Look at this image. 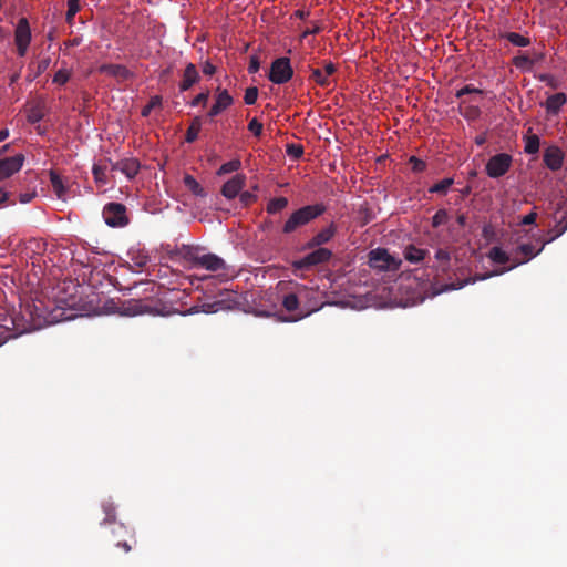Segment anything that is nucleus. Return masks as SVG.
<instances>
[{
    "label": "nucleus",
    "instance_id": "4468645a",
    "mask_svg": "<svg viewBox=\"0 0 567 567\" xmlns=\"http://www.w3.org/2000/svg\"><path fill=\"white\" fill-rule=\"evenodd\" d=\"M336 234L337 225L331 223L328 227L321 229L319 233L312 236V238L306 244V249L322 247L323 245L330 243Z\"/></svg>",
    "mask_w": 567,
    "mask_h": 567
},
{
    "label": "nucleus",
    "instance_id": "aec40b11",
    "mask_svg": "<svg viewBox=\"0 0 567 567\" xmlns=\"http://www.w3.org/2000/svg\"><path fill=\"white\" fill-rule=\"evenodd\" d=\"M566 94L563 92H558L549 95L544 106L548 114H558L560 109L566 104Z\"/></svg>",
    "mask_w": 567,
    "mask_h": 567
},
{
    "label": "nucleus",
    "instance_id": "c03bdc74",
    "mask_svg": "<svg viewBox=\"0 0 567 567\" xmlns=\"http://www.w3.org/2000/svg\"><path fill=\"white\" fill-rule=\"evenodd\" d=\"M483 94V91L476 86H474L473 84H467L463 87H461L460 90L456 91L455 93V96L457 99H460L461 96L465 95V94Z\"/></svg>",
    "mask_w": 567,
    "mask_h": 567
},
{
    "label": "nucleus",
    "instance_id": "bb28decb",
    "mask_svg": "<svg viewBox=\"0 0 567 567\" xmlns=\"http://www.w3.org/2000/svg\"><path fill=\"white\" fill-rule=\"evenodd\" d=\"M429 251L427 250H423V249H420V248H416L415 246L413 245H409L405 249H404V257L408 261L410 262H420L421 260L424 259L425 255H427Z\"/></svg>",
    "mask_w": 567,
    "mask_h": 567
},
{
    "label": "nucleus",
    "instance_id": "20e7f679",
    "mask_svg": "<svg viewBox=\"0 0 567 567\" xmlns=\"http://www.w3.org/2000/svg\"><path fill=\"white\" fill-rule=\"evenodd\" d=\"M513 156L508 153H497L489 157L485 171L491 178L505 176L512 167Z\"/></svg>",
    "mask_w": 567,
    "mask_h": 567
},
{
    "label": "nucleus",
    "instance_id": "2eb2a0df",
    "mask_svg": "<svg viewBox=\"0 0 567 567\" xmlns=\"http://www.w3.org/2000/svg\"><path fill=\"white\" fill-rule=\"evenodd\" d=\"M565 154L560 147L551 145L544 151V163L553 172L559 171L564 163Z\"/></svg>",
    "mask_w": 567,
    "mask_h": 567
},
{
    "label": "nucleus",
    "instance_id": "dca6fc26",
    "mask_svg": "<svg viewBox=\"0 0 567 567\" xmlns=\"http://www.w3.org/2000/svg\"><path fill=\"white\" fill-rule=\"evenodd\" d=\"M234 103L233 96L229 94V92L224 89H218V93L216 96V102L213 105V107L209 109L207 116L215 117L223 112H225L227 109H229Z\"/></svg>",
    "mask_w": 567,
    "mask_h": 567
},
{
    "label": "nucleus",
    "instance_id": "de8ad7c7",
    "mask_svg": "<svg viewBox=\"0 0 567 567\" xmlns=\"http://www.w3.org/2000/svg\"><path fill=\"white\" fill-rule=\"evenodd\" d=\"M409 163L411 164V168L414 173H421L425 169V162L415 157L411 156L409 159Z\"/></svg>",
    "mask_w": 567,
    "mask_h": 567
},
{
    "label": "nucleus",
    "instance_id": "473e14b6",
    "mask_svg": "<svg viewBox=\"0 0 567 567\" xmlns=\"http://www.w3.org/2000/svg\"><path fill=\"white\" fill-rule=\"evenodd\" d=\"M488 258L495 264H506L511 260V257L499 247H493L488 252Z\"/></svg>",
    "mask_w": 567,
    "mask_h": 567
},
{
    "label": "nucleus",
    "instance_id": "864d4df0",
    "mask_svg": "<svg viewBox=\"0 0 567 567\" xmlns=\"http://www.w3.org/2000/svg\"><path fill=\"white\" fill-rule=\"evenodd\" d=\"M259 69H260V61H259L258 56L252 55L250 59V63H248V73L255 74L259 71Z\"/></svg>",
    "mask_w": 567,
    "mask_h": 567
},
{
    "label": "nucleus",
    "instance_id": "c9c22d12",
    "mask_svg": "<svg viewBox=\"0 0 567 567\" xmlns=\"http://www.w3.org/2000/svg\"><path fill=\"white\" fill-rule=\"evenodd\" d=\"M310 70V79L316 82L318 85H321L323 87H327L331 84V80L330 78L326 76L324 73H322V70H319V69H312V68H309Z\"/></svg>",
    "mask_w": 567,
    "mask_h": 567
},
{
    "label": "nucleus",
    "instance_id": "79ce46f5",
    "mask_svg": "<svg viewBox=\"0 0 567 567\" xmlns=\"http://www.w3.org/2000/svg\"><path fill=\"white\" fill-rule=\"evenodd\" d=\"M72 76V72L66 69H60L53 76V82L63 85Z\"/></svg>",
    "mask_w": 567,
    "mask_h": 567
},
{
    "label": "nucleus",
    "instance_id": "9d476101",
    "mask_svg": "<svg viewBox=\"0 0 567 567\" xmlns=\"http://www.w3.org/2000/svg\"><path fill=\"white\" fill-rule=\"evenodd\" d=\"M27 121L30 124L39 123L49 114V107L43 96H38L25 103Z\"/></svg>",
    "mask_w": 567,
    "mask_h": 567
},
{
    "label": "nucleus",
    "instance_id": "b1692460",
    "mask_svg": "<svg viewBox=\"0 0 567 567\" xmlns=\"http://www.w3.org/2000/svg\"><path fill=\"white\" fill-rule=\"evenodd\" d=\"M289 205V200L287 197L280 196L271 198L267 204V213L269 215H276L281 210H285Z\"/></svg>",
    "mask_w": 567,
    "mask_h": 567
},
{
    "label": "nucleus",
    "instance_id": "338daca9",
    "mask_svg": "<svg viewBox=\"0 0 567 567\" xmlns=\"http://www.w3.org/2000/svg\"><path fill=\"white\" fill-rule=\"evenodd\" d=\"M107 162L111 165V169L112 171H118L120 172V161L113 162L111 158H109Z\"/></svg>",
    "mask_w": 567,
    "mask_h": 567
},
{
    "label": "nucleus",
    "instance_id": "f8f14e48",
    "mask_svg": "<svg viewBox=\"0 0 567 567\" xmlns=\"http://www.w3.org/2000/svg\"><path fill=\"white\" fill-rule=\"evenodd\" d=\"M24 156L19 153L10 157L0 159V182L10 178L19 172L23 165Z\"/></svg>",
    "mask_w": 567,
    "mask_h": 567
},
{
    "label": "nucleus",
    "instance_id": "393cba45",
    "mask_svg": "<svg viewBox=\"0 0 567 567\" xmlns=\"http://www.w3.org/2000/svg\"><path fill=\"white\" fill-rule=\"evenodd\" d=\"M50 183L56 197L60 199H64L66 187L63 184V181L60 177V175L54 171H50Z\"/></svg>",
    "mask_w": 567,
    "mask_h": 567
},
{
    "label": "nucleus",
    "instance_id": "412c9836",
    "mask_svg": "<svg viewBox=\"0 0 567 567\" xmlns=\"http://www.w3.org/2000/svg\"><path fill=\"white\" fill-rule=\"evenodd\" d=\"M141 169V164L135 158H123L120 159V172L124 174L128 179L136 176Z\"/></svg>",
    "mask_w": 567,
    "mask_h": 567
},
{
    "label": "nucleus",
    "instance_id": "39448f33",
    "mask_svg": "<svg viewBox=\"0 0 567 567\" xmlns=\"http://www.w3.org/2000/svg\"><path fill=\"white\" fill-rule=\"evenodd\" d=\"M293 78V69L290 59L287 56L277 58L272 61L268 79L276 84H284Z\"/></svg>",
    "mask_w": 567,
    "mask_h": 567
},
{
    "label": "nucleus",
    "instance_id": "774afa93",
    "mask_svg": "<svg viewBox=\"0 0 567 567\" xmlns=\"http://www.w3.org/2000/svg\"><path fill=\"white\" fill-rule=\"evenodd\" d=\"M107 162L111 165V169L112 171H118L120 172V161L113 162L111 158H109Z\"/></svg>",
    "mask_w": 567,
    "mask_h": 567
},
{
    "label": "nucleus",
    "instance_id": "4be33fe9",
    "mask_svg": "<svg viewBox=\"0 0 567 567\" xmlns=\"http://www.w3.org/2000/svg\"><path fill=\"white\" fill-rule=\"evenodd\" d=\"M281 305H284V309L289 312H298L296 317H298L300 315V311L303 310V308L300 307L301 302L297 291L284 295V300H281Z\"/></svg>",
    "mask_w": 567,
    "mask_h": 567
},
{
    "label": "nucleus",
    "instance_id": "58836bf2",
    "mask_svg": "<svg viewBox=\"0 0 567 567\" xmlns=\"http://www.w3.org/2000/svg\"><path fill=\"white\" fill-rule=\"evenodd\" d=\"M239 168H240V161L235 158V159H230V161L224 163L220 166V168L218 169L217 174L218 175H226V174L236 172Z\"/></svg>",
    "mask_w": 567,
    "mask_h": 567
},
{
    "label": "nucleus",
    "instance_id": "8fccbe9b",
    "mask_svg": "<svg viewBox=\"0 0 567 567\" xmlns=\"http://www.w3.org/2000/svg\"><path fill=\"white\" fill-rule=\"evenodd\" d=\"M208 91L197 94L190 102V106L196 107L198 105H205L208 100Z\"/></svg>",
    "mask_w": 567,
    "mask_h": 567
},
{
    "label": "nucleus",
    "instance_id": "680f3d73",
    "mask_svg": "<svg viewBox=\"0 0 567 567\" xmlns=\"http://www.w3.org/2000/svg\"><path fill=\"white\" fill-rule=\"evenodd\" d=\"M82 41H83L82 37H75V38H73L71 40H66L64 42V45L65 47H76V45H81Z\"/></svg>",
    "mask_w": 567,
    "mask_h": 567
},
{
    "label": "nucleus",
    "instance_id": "f704fd0d",
    "mask_svg": "<svg viewBox=\"0 0 567 567\" xmlns=\"http://www.w3.org/2000/svg\"><path fill=\"white\" fill-rule=\"evenodd\" d=\"M501 37L503 39H506L507 41H509L514 45H518V47H526V45H528L530 43L528 38L523 37V35H520L519 33H516V32H505Z\"/></svg>",
    "mask_w": 567,
    "mask_h": 567
},
{
    "label": "nucleus",
    "instance_id": "e433bc0d",
    "mask_svg": "<svg viewBox=\"0 0 567 567\" xmlns=\"http://www.w3.org/2000/svg\"><path fill=\"white\" fill-rule=\"evenodd\" d=\"M435 258L439 262L440 270L443 272L447 271V269L450 267V259H451L450 252L444 249H439L435 252Z\"/></svg>",
    "mask_w": 567,
    "mask_h": 567
},
{
    "label": "nucleus",
    "instance_id": "ea45409f",
    "mask_svg": "<svg viewBox=\"0 0 567 567\" xmlns=\"http://www.w3.org/2000/svg\"><path fill=\"white\" fill-rule=\"evenodd\" d=\"M259 90L257 86H250L245 90L244 103L246 105H254L257 102Z\"/></svg>",
    "mask_w": 567,
    "mask_h": 567
},
{
    "label": "nucleus",
    "instance_id": "603ef678",
    "mask_svg": "<svg viewBox=\"0 0 567 567\" xmlns=\"http://www.w3.org/2000/svg\"><path fill=\"white\" fill-rule=\"evenodd\" d=\"M50 63H51V59L49 56L41 59L37 66L35 78L43 74L49 69Z\"/></svg>",
    "mask_w": 567,
    "mask_h": 567
},
{
    "label": "nucleus",
    "instance_id": "6e6d98bb",
    "mask_svg": "<svg viewBox=\"0 0 567 567\" xmlns=\"http://www.w3.org/2000/svg\"><path fill=\"white\" fill-rule=\"evenodd\" d=\"M535 220H537V213L536 212H530L528 215L524 216L520 219V224L522 225H530V224H534Z\"/></svg>",
    "mask_w": 567,
    "mask_h": 567
},
{
    "label": "nucleus",
    "instance_id": "a18cd8bd",
    "mask_svg": "<svg viewBox=\"0 0 567 567\" xmlns=\"http://www.w3.org/2000/svg\"><path fill=\"white\" fill-rule=\"evenodd\" d=\"M239 200L244 206H249L257 200V195L249 190H245L239 194Z\"/></svg>",
    "mask_w": 567,
    "mask_h": 567
},
{
    "label": "nucleus",
    "instance_id": "ddd939ff",
    "mask_svg": "<svg viewBox=\"0 0 567 567\" xmlns=\"http://www.w3.org/2000/svg\"><path fill=\"white\" fill-rule=\"evenodd\" d=\"M194 264L195 266L202 267L208 271H219L226 269L225 260L218 255H213L212 252L195 256Z\"/></svg>",
    "mask_w": 567,
    "mask_h": 567
},
{
    "label": "nucleus",
    "instance_id": "6ab92c4d",
    "mask_svg": "<svg viewBox=\"0 0 567 567\" xmlns=\"http://www.w3.org/2000/svg\"><path fill=\"white\" fill-rule=\"evenodd\" d=\"M199 73L193 63H188L184 74L183 80L179 84V89L182 92L188 91L196 82L199 81Z\"/></svg>",
    "mask_w": 567,
    "mask_h": 567
},
{
    "label": "nucleus",
    "instance_id": "37998d69",
    "mask_svg": "<svg viewBox=\"0 0 567 567\" xmlns=\"http://www.w3.org/2000/svg\"><path fill=\"white\" fill-rule=\"evenodd\" d=\"M262 128L264 125L257 117H254L248 122V131L257 137L261 136Z\"/></svg>",
    "mask_w": 567,
    "mask_h": 567
},
{
    "label": "nucleus",
    "instance_id": "13d9d810",
    "mask_svg": "<svg viewBox=\"0 0 567 567\" xmlns=\"http://www.w3.org/2000/svg\"><path fill=\"white\" fill-rule=\"evenodd\" d=\"M37 195L35 192H31V193H21L19 195V202L21 204H27V203H30L32 200V198Z\"/></svg>",
    "mask_w": 567,
    "mask_h": 567
},
{
    "label": "nucleus",
    "instance_id": "e2e57ef3",
    "mask_svg": "<svg viewBox=\"0 0 567 567\" xmlns=\"http://www.w3.org/2000/svg\"><path fill=\"white\" fill-rule=\"evenodd\" d=\"M320 32V28L318 25H316L313 29H307L302 32V35L301 38L302 39H306L308 35H311V34H317Z\"/></svg>",
    "mask_w": 567,
    "mask_h": 567
},
{
    "label": "nucleus",
    "instance_id": "09e8293b",
    "mask_svg": "<svg viewBox=\"0 0 567 567\" xmlns=\"http://www.w3.org/2000/svg\"><path fill=\"white\" fill-rule=\"evenodd\" d=\"M161 102L162 99L159 96L152 97L150 103L146 106H144L142 111V116H148L155 106L161 105Z\"/></svg>",
    "mask_w": 567,
    "mask_h": 567
},
{
    "label": "nucleus",
    "instance_id": "4d7b16f0",
    "mask_svg": "<svg viewBox=\"0 0 567 567\" xmlns=\"http://www.w3.org/2000/svg\"><path fill=\"white\" fill-rule=\"evenodd\" d=\"M216 73V66L210 62L206 61L203 65V74L207 76H212Z\"/></svg>",
    "mask_w": 567,
    "mask_h": 567
},
{
    "label": "nucleus",
    "instance_id": "a211bd4d",
    "mask_svg": "<svg viewBox=\"0 0 567 567\" xmlns=\"http://www.w3.org/2000/svg\"><path fill=\"white\" fill-rule=\"evenodd\" d=\"M244 183H245V177L243 175L237 174L229 181L225 182V185H223V187H221V194L226 198L233 199L239 194L240 189L244 186Z\"/></svg>",
    "mask_w": 567,
    "mask_h": 567
},
{
    "label": "nucleus",
    "instance_id": "a19ab883",
    "mask_svg": "<svg viewBox=\"0 0 567 567\" xmlns=\"http://www.w3.org/2000/svg\"><path fill=\"white\" fill-rule=\"evenodd\" d=\"M449 220V213L446 209L442 208L436 212V214L432 217V226L437 228Z\"/></svg>",
    "mask_w": 567,
    "mask_h": 567
},
{
    "label": "nucleus",
    "instance_id": "5fc2aeb1",
    "mask_svg": "<svg viewBox=\"0 0 567 567\" xmlns=\"http://www.w3.org/2000/svg\"><path fill=\"white\" fill-rule=\"evenodd\" d=\"M514 64L517 66V68H522L524 66L525 64H530V60L527 55H517L514 58L513 60Z\"/></svg>",
    "mask_w": 567,
    "mask_h": 567
},
{
    "label": "nucleus",
    "instance_id": "7c9ffc66",
    "mask_svg": "<svg viewBox=\"0 0 567 567\" xmlns=\"http://www.w3.org/2000/svg\"><path fill=\"white\" fill-rule=\"evenodd\" d=\"M81 0H66L65 22L69 25H73L76 13L81 10Z\"/></svg>",
    "mask_w": 567,
    "mask_h": 567
},
{
    "label": "nucleus",
    "instance_id": "f3484780",
    "mask_svg": "<svg viewBox=\"0 0 567 567\" xmlns=\"http://www.w3.org/2000/svg\"><path fill=\"white\" fill-rule=\"evenodd\" d=\"M99 73L107 74L120 82L128 81L133 78V73L122 64H102L97 69Z\"/></svg>",
    "mask_w": 567,
    "mask_h": 567
},
{
    "label": "nucleus",
    "instance_id": "f257e3e1",
    "mask_svg": "<svg viewBox=\"0 0 567 567\" xmlns=\"http://www.w3.org/2000/svg\"><path fill=\"white\" fill-rule=\"evenodd\" d=\"M327 212V206L322 203L313 205H306L295 210L288 220L281 227L284 235H291L298 231L301 227L308 225L311 220H316Z\"/></svg>",
    "mask_w": 567,
    "mask_h": 567
},
{
    "label": "nucleus",
    "instance_id": "423d86ee",
    "mask_svg": "<svg viewBox=\"0 0 567 567\" xmlns=\"http://www.w3.org/2000/svg\"><path fill=\"white\" fill-rule=\"evenodd\" d=\"M296 291L298 293L300 302L305 303V306L302 307L303 310L300 311V315L296 317L293 321L303 319L322 307V303L316 301L318 290H315V288H307L305 286L298 285Z\"/></svg>",
    "mask_w": 567,
    "mask_h": 567
},
{
    "label": "nucleus",
    "instance_id": "0eeeda50",
    "mask_svg": "<svg viewBox=\"0 0 567 567\" xmlns=\"http://www.w3.org/2000/svg\"><path fill=\"white\" fill-rule=\"evenodd\" d=\"M102 217L111 227H124L128 224L126 207L121 203H109L102 210Z\"/></svg>",
    "mask_w": 567,
    "mask_h": 567
},
{
    "label": "nucleus",
    "instance_id": "1a4fd4ad",
    "mask_svg": "<svg viewBox=\"0 0 567 567\" xmlns=\"http://www.w3.org/2000/svg\"><path fill=\"white\" fill-rule=\"evenodd\" d=\"M31 42V30L28 19L21 17L14 29V44L19 56H24Z\"/></svg>",
    "mask_w": 567,
    "mask_h": 567
},
{
    "label": "nucleus",
    "instance_id": "7ed1b4c3",
    "mask_svg": "<svg viewBox=\"0 0 567 567\" xmlns=\"http://www.w3.org/2000/svg\"><path fill=\"white\" fill-rule=\"evenodd\" d=\"M401 259L388 254L385 249L378 248L369 252V265L381 271H395L401 267Z\"/></svg>",
    "mask_w": 567,
    "mask_h": 567
},
{
    "label": "nucleus",
    "instance_id": "f03ea898",
    "mask_svg": "<svg viewBox=\"0 0 567 567\" xmlns=\"http://www.w3.org/2000/svg\"><path fill=\"white\" fill-rule=\"evenodd\" d=\"M545 247H546L545 241H543L540 248L537 250L534 249V246L530 244L519 245L514 252L513 264L508 268H506L505 270L494 271L492 274L483 276L482 279H486L492 276L502 275L505 271L513 270L514 268L518 267L519 265H523V264L529 261L533 257L539 256L543 252V250L545 249Z\"/></svg>",
    "mask_w": 567,
    "mask_h": 567
},
{
    "label": "nucleus",
    "instance_id": "9b49d317",
    "mask_svg": "<svg viewBox=\"0 0 567 567\" xmlns=\"http://www.w3.org/2000/svg\"><path fill=\"white\" fill-rule=\"evenodd\" d=\"M118 313L124 317H135L153 313V309L141 299H128L121 303L118 307Z\"/></svg>",
    "mask_w": 567,
    "mask_h": 567
},
{
    "label": "nucleus",
    "instance_id": "72a5a7b5",
    "mask_svg": "<svg viewBox=\"0 0 567 567\" xmlns=\"http://www.w3.org/2000/svg\"><path fill=\"white\" fill-rule=\"evenodd\" d=\"M107 166L106 165H100L94 164L92 168V174L94 177L95 183L99 185H105L107 183Z\"/></svg>",
    "mask_w": 567,
    "mask_h": 567
},
{
    "label": "nucleus",
    "instance_id": "5701e85b",
    "mask_svg": "<svg viewBox=\"0 0 567 567\" xmlns=\"http://www.w3.org/2000/svg\"><path fill=\"white\" fill-rule=\"evenodd\" d=\"M567 229V213L560 217V220L556 223L555 227L548 231V238L544 240L547 244H550L556 238L561 236Z\"/></svg>",
    "mask_w": 567,
    "mask_h": 567
},
{
    "label": "nucleus",
    "instance_id": "c85d7f7f",
    "mask_svg": "<svg viewBox=\"0 0 567 567\" xmlns=\"http://www.w3.org/2000/svg\"><path fill=\"white\" fill-rule=\"evenodd\" d=\"M202 128V118L200 116H195L186 131L185 141L187 143H194Z\"/></svg>",
    "mask_w": 567,
    "mask_h": 567
},
{
    "label": "nucleus",
    "instance_id": "cd10ccee",
    "mask_svg": "<svg viewBox=\"0 0 567 567\" xmlns=\"http://www.w3.org/2000/svg\"><path fill=\"white\" fill-rule=\"evenodd\" d=\"M184 185L187 189L195 196L204 197L206 196V192L203 186L189 174L184 176Z\"/></svg>",
    "mask_w": 567,
    "mask_h": 567
},
{
    "label": "nucleus",
    "instance_id": "3c124183",
    "mask_svg": "<svg viewBox=\"0 0 567 567\" xmlns=\"http://www.w3.org/2000/svg\"><path fill=\"white\" fill-rule=\"evenodd\" d=\"M11 329L9 326L0 324V346H3L11 338Z\"/></svg>",
    "mask_w": 567,
    "mask_h": 567
},
{
    "label": "nucleus",
    "instance_id": "c756f323",
    "mask_svg": "<svg viewBox=\"0 0 567 567\" xmlns=\"http://www.w3.org/2000/svg\"><path fill=\"white\" fill-rule=\"evenodd\" d=\"M524 152L527 154H536L540 148V138L536 134L525 135L524 136Z\"/></svg>",
    "mask_w": 567,
    "mask_h": 567
},
{
    "label": "nucleus",
    "instance_id": "4c0bfd02",
    "mask_svg": "<svg viewBox=\"0 0 567 567\" xmlns=\"http://www.w3.org/2000/svg\"><path fill=\"white\" fill-rule=\"evenodd\" d=\"M454 183L453 178H444L441 182H436L430 187V193L446 194L450 186Z\"/></svg>",
    "mask_w": 567,
    "mask_h": 567
},
{
    "label": "nucleus",
    "instance_id": "6e6552de",
    "mask_svg": "<svg viewBox=\"0 0 567 567\" xmlns=\"http://www.w3.org/2000/svg\"><path fill=\"white\" fill-rule=\"evenodd\" d=\"M332 256V251L328 248L317 247L312 252H308L299 260H296L293 266L297 269H309L312 266L328 262Z\"/></svg>",
    "mask_w": 567,
    "mask_h": 567
},
{
    "label": "nucleus",
    "instance_id": "0e129e2a",
    "mask_svg": "<svg viewBox=\"0 0 567 567\" xmlns=\"http://www.w3.org/2000/svg\"><path fill=\"white\" fill-rule=\"evenodd\" d=\"M456 223L458 224V226L465 227L466 226V214H458L456 216Z\"/></svg>",
    "mask_w": 567,
    "mask_h": 567
},
{
    "label": "nucleus",
    "instance_id": "49530a36",
    "mask_svg": "<svg viewBox=\"0 0 567 567\" xmlns=\"http://www.w3.org/2000/svg\"><path fill=\"white\" fill-rule=\"evenodd\" d=\"M287 153L289 156L293 157L295 159H298L303 154V147L300 144H288Z\"/></svg>",
    "mask_w": 567,
    "mask_h": 567
},
{
    "label": "nucleus",
    "instance_id": "a878e982",
    "mask_svg": "<svg viewBox=\"0 0 567 567\" xmlns=\"http://www.w3.org/2000/svg\"><path fill=\"white\" fill-rule=\"evenodd\" d=\"M123 533H131L123 524H118L112 530V534L114 535L115 546L122 548L125 553H128L132 547L125 539L121 538V535H123Z\"/></svg>",
    "mask_w": 567,
    "mask_h": 567
},
{
    "label": "nucleus",
    "instance_id": "bf43d9fd",
    "mask_svg": "<svg viewBox=\"0 0 567 567\" xmlns=\"http://www.w3.org/2000/svg\"><path fill=\"white\" fill-rule=\"evenodd\" d=\"M336 72L337 68L332 62L326 64L323 73L326 74V76H328V79H330V76L333 75Z\"/></svg>",
    "mask_w": 567,
    "mask_h": 567
},
{
    "label": "nucleus",
    "instance_id": "2f4dec72",
    "mask_svg": "<svg viewBox=\"0 0 567 567\" xmlns=\"http://www.w3.org/2000/svg\"><path fill=\"white\" fill-rule=\"evenodd\" d=\"M102 509H104V522L102 524H115L116 523V507L113 502L107 501L102 503Z\"/></svg>",
    "mask_w": 567,
    "mask_h": 567
},
{
    "label": "nucleus",
    "instance_id": "69168bd1",
    "mask_svg": "<svg viewBox=\"0 0 567 567\" xmlns=\"http://www.w3.org/2000/svg\"><path fill=\"white\" fill-rule=\"evenodd\" d=\"M9 199V193L6 192L3 188H0V205H3Z\"/></svg>",
    "mask_w": 567,
    "mask_h": 567
},
{
    "label": "nucleus",
    "instance_id": "052dcab7",
    "mask_svg": "<svg viewBox=\"0 0 567 567\" xmlns=\"http://www.w3.org/2000/svg\"><path fill=\"white\" fill-rule=\"evenodd\" d=\"M482 233H483V237L488 239L493 236L494 229L491 224H486V225H484Z\"/></svg>",
    "mask_w": 567,
    "mask_h": 567
}]
</instances>
